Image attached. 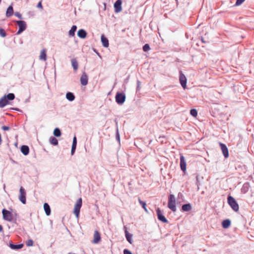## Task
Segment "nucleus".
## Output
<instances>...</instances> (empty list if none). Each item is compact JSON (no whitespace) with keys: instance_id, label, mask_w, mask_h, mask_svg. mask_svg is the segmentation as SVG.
Returning a JSON list of instances; mask_svg holds the SVG:
<instances>
[{"instance_id":"1","label":"nucleus","mask_w":254,"mask_h":254,"mask_svg":"<svg viewBox=\"0 0 254 254\" xmlns=\"http://www.w3.org/2000/svg\"><path fill=\"white\" fill-rule=\"evenodd\" d=\"M168 207L174 212L176 211V200L174 195L172 194H171L169 195Z\"/></svg>"},{"instance_id":"2","label":"nucleus","mask_w":254,"mask_h":254,"mask_svg":"<svg viewBox=\"0 0 254 254\" xmlns=\"http://www.w3.org/2000/svg\"><path fill=\"white\" fill-rule=\"evenodd\" d=\"M228 203L230 205V206L231 207L233 210H234L236 212L239 210V205L233 196H229L228 197Z\"/></svg>"},{"instance_id":"3","label":"nucleus","mask_w":254,"mask_h":254,"mask_svg":"<svg viewBox=\"0 0 254 254\" xmlns=\"http://www.w3.org/2000/svg\"><path fill=\"white\" fill-rule=\"evenodd\" d=\"M3 219L4 220L11 222L13 220V217L12 212L5 209H3L2 210Z\"/></svg>"},{"instance_id":"4","label":"nucleus","mask_w":254,"mask_h":254,"mask_svg":"<svg viewBox=\"0 0 254 254\" xmlns=\"http://www.w3.org/2000/svg\"><path fill=\"white\" fill-rule=\"evenodd\" d=\"M82 200L81 198H79L76 201L74 208V213L76 218L79 217L81 207L82 206Z\"/></svg>"},{"instance_id":"5","label":"nucleus","mask_w":254,"mask_h":254,"mask_svg":"<svg viewBox=\"0 0 254 254\" xmlns=\"http://www.w3.org/2000/svg\"><path fill=\"white\" fill-rule=\"evenodd\" d=\"M26 192L25 189L21 187L19 190V194L18 196L19 200L23 203L26 204Z\"/></svg>"},{"instance_id":"6","label":"nucleus","mask_w":254,"mask_h":254,"mask_svg":"<svg viewBox=\"0 0 254 254\" xmlns=\"http://www.w3.org/2000/svg\"><path fill=\"white\" fill-rule=\"evenodd\" d=\"M16 23H17L19 27L18 30L17 32V34L18 35L26 29L27 25L26 22L22 20L16 21Z\"/></svg>"},{"instance_id":"7","label":"nucleus","mask_w":254,"mask_h":254,"mask_svg":"<svg viewBox=\"0 0 254 254\" xmlns=\"http://www.w3.org/2000/svg\"><path fill=\"white\" fill-rule=\"evenodd\" d=\"M126 100V96L124 93L118 92L116 95V101L119 104H122Z\"/></svg>"},{"instance_id":"8","label":"nucleus","mask_w":254,"mask_h":254,"mask_svg":"<svg viewBox=\"0 0 254 254\" xmlns=\"http://www.w3.org/2000/svg\"><path fill=\"white\" fill-rule=\"evenodd\" d=\"M179 80L182 86L185 89L187 86V78L181 71L180 72Z\"/></svg>"},{"instance_id":"9","label":"nucleus","mask_w":254,"mask_h":254,"mask_svg":"<svg viewBox=\"0 0 254 254\" xmlns=\"http://www.w3.org/2000/svg\"><path fill=\"white\" fill-rule=\"evenodd\" d=\"M101 235L98 231L95 230L94 232L93 239L92 243L93 244H98L101 241Z\"/></svg>"},{"instance_id":"10","label":"nucleus","mask_w":254,"mask_h":254,"mask_svg":"<svg viewBox=\"0 0 254 254\" xmlns=\"http://www.w3.org/2000/svg\"><path fill=\"white\" fill-rule=\"evenodd\" d=\"M114 11L116 13H119L122 10V0H117L114 5Z\"/></svg>"},{"instance_id":"11","label":"nucleus","mask_w":254,"mask_h":254,"mask_svg":"<svg viewBox=\"0 0 254 254\" xmlns=\"http://www.w3.org/2000/svg\"><path fill=\"white\" fill-rule=\"evenodd\" d=\"M219 145L225 158H228L229 157V152L226 145L221 142L219 143Z\"/></svg>"},{"instance_id":"12","label":"nucleus","mask_w":254,"mask_h":254,"mask_svg":"<svg viewBox=\"0 0 254 254\" xmlns=\"http://www.w3.org/2000/svg\"><path fill=\"white\" fill-rule=\"evenodd\" d=\"M156 212H157V216H158V219L164 222V223H168V220L167 219L165 218V217L163 215L161 211L160 210V209L158 208L156 210Z\"/></svg>"},{"instance_id":"13","label":"nucleus","mask_w":254,"mask_h":254,"mask_svg":"<svg viewBox=\"0 0 254 254\" xmlns=\"http://www.w3.org/2000/svg\"><path fill=\"white\" fill-rule=\"evenodd\" d=\"M187 163L184 156L183 155L180 156V167L181 170L185 172L186 171Z\"/></svg>"},{"instance_id":"14","label":"nucleus","mask_w":254,"mask_h":254,"mask_svg":"<svg viewBox=\"0 0 254 254\" xmlns=\"http://www.w3.org/2000/svg\"><path fill=\"white\" fill-rule=\"evenodd\" d=\"M88 76L85 72H83L80 77L81 84L83 86H85L88 84Z\"/></svg>"},{"instance_id":"15","label":"nucleus","mask_w":254,"mask_h":254,"mask_svg":"<svg viewBox=\"0 0 254 254\" xmlns=\"http://www.w3.org/2000/svg\"><path fill=\"white\" fill-rule=\"evenodd\" d=\"M8 101L6 99V96H4L0 99V108H3L7 104H8Z\"/></svg>"},{"instance_id":"16","label":"nucleus","mask_w":254,"mask_h":254,"mask_svg":"<svg viewBox=\"0 0 254 254\" xmlns=\"http://www.w3.org/2000/svg\"><path fill=\"white\" fill-rule=\"evenodd\" d=\"M250 188V186L249 183H245L241 188V192L243 193H247Z\"/></svg>"},{"instance_id":"17","label":"nucleus","mask_w":254,"mask_h":254,"mask_svg":"<svg viewBox=\"0 0 254 254\" xmlns=\"http://www.w3.org/2000/svg\"><path fill=\"white\" fill-rule=\"evenodd\" d=\"M39 59L42 61H46L47 60V54H46V50L43 49L40 53V55L39 56Z\"/></svg>"},{"instance_id":"18","label":"nucleus","mask_w":254,"mask_h":254,"mask_svg":"<svg viewBox=\"0 0 254 254\" xmlns=\"http://www.w3.org/2000/svg\"><path fill=\"white\" fill-rule=\"evenodd\" d=\"M76 143H77L76 137L75 136H74L73 138L72 145L71 150V155H73L75 152V151L76 149Z\"/></svg>"},{"instance_id":"19","label":"nucleus","mask_w":254,"mask_h":254,"mask_svg":"<svg viewBox=\"0 0 254 254\" xmlns=\"http://www.w3.org/2000/svg\"><path fill=\"white\" fill-rule=\"evenodd\" d=\"M77 35L79 37L83 39L86 37L87 33L84 30L80 29L77 32Z\"/></svg>"},{"instance_id":"20","label":"nucleus","mask_w":254,"mask_h":254,"mask_svg":"<svg viewBox=\"0 0 254 254\" xmlns=\"http://www.w3.org/2000/svg\"><path fill=\"white\" fill-rule=\"evenodd\" d=\"M21 151L24 155H28L29 152V147L27 145H22L21 147Z\"/></svg>"},{"instance_id":"21","label":"nucleus","mask_w":254,"mask_h":254,"mask_svg":"<svg viewBox=\"0 0 254 254\" xmlns=\"http://www.w3.org/2000/svg\"><path fill=\"white\" fill-rule=\"evenodd\" d=\"M101 41L104 47L106 48L109 47V41L104 35L101 36Z\"/></svg>"},{"instance_id":"22","label":"nucleus","mask_w":254,"mask_h":254,"mask_svg":"<svg viewBox=\"0 0 254 254\" xmlns=\"http://www.w3.org/2000/svg\"><path fill=\"white\" fill-rule=\"evenodd\" d=\"M222 225L223 228H228L231 225V221L229 219L224 220L222 223Z\"/></svg>"},{"instance_id":"23","label":"nucleus","mask_w":254,"mask_h":254,"mask_svg":"<svg viewBox=\"0 0 254 254\" xmlns=\"http://www.w3.org/2000/svg\"><path fill=\"white\" fill-rule=\"evenodd\" d=\"M71 65L74 70L76 71L78 68V64L77 60L75 59H72L71 61Z\"/></svg>"},{"instance_id":"24","label":"nucleus","mask_w":254,"mask_h":254,"mask_svg":"<svg viewBox=\"0 0 254 254\" xmlns=\"http://www.w3.org/2000/svg\"><path fill=\"white\" fill-rule=\"evenodd\" d=\"M44 208L45 211V213L47 215L49 216L51 214V209L50 206L47 203H45L44 204Z\"/></svg>"},{"instance_id":"25","label":"nucleus","mask_w":254,"mask_h":254,"mask_svg":"<svg viewBox=\"0 0 254 254\" xmlns=\"http://www.w3.org/2000/svg\"><path fill=\"white\" fill-rule=\"evenodd\" d=\"M13 14V9L11 5H10L7 9L6 12V16L7 17H10Z\"/></svg>"},{"instance_id":"26","label":"nucleus","mask_w":254,"mask_h":254,"mask_svg":"<svg viewBox=\"0 0 254 254\" xmlns=\"http://www.w3.org/2000/svg\"><path fill=\"white\" fill-rule=\"evenodd\" d=\"M182 209L184 211H188L191 209V205L190 203L183 205Z\"/></svg>"},{"instance_id":"27","label":"nucleus","mask_w":254,"mask_h":254,"mask_svg":"<svg viewBox=\"0 0 254 254\" xmlns=\"http://www.w3.org/2000/svg\"><path fill=\"white\" fill-rule=\"evenodd\" d=\"M66 98L68 100L72 101L74 100L75 96L72 93L67 92L66 94Z\"/></svg>"},{"instance_id":"28","label":"nucleus","mask_w":254,"mask_h":254,"mask_svg":"<svg viewBox=\"0 0 254 254\" xmlns=\"http://www.w3.org/2000/svg\"><path fill=\"white\" fill-rule=\"evenodd\" d=\"M126 237L127 241L130 243L132 244V235L129 234L127 231H125Z\"/></svg>"},{"instance_id":"29","label":"nucleus","mask_w":254,"mask_h":254,"mask_svg":"<svg viewBox=\"0 0 254 254\" xmlns=\"http://www.w3.org/2000/svg\"><path fill=\"white\" fill-rule=\"evenodd\" d=\"M76 29H77V27L75 25H73L71 28V29L69 30V35L71 36H74V34H75V31L76 30Z\"/></svg>"},{"instance_id":"30","label":"nucleus","mask_w":254,"mask_h":254,"mask_svg":"<svg viewBox=\"0 0 254 254\" xmlns=\"http://www.w3.org/2000/svg\"><path fill=\"white\" fill-rule=\"evenodd\" d=\"M10 247L11 249L13 250H17V249H21L23 247L22 244H19V245H14V244H10Z\"/></svg>"},{"instance_id":"31","label":"nucleus","mask_w":254,"mask_h":254,"mask_svg":"<svg viewBox=\"0 0 254 254\" xmlns=\"http://www.w3.org/2000/svg\"><path fill=\"white\" fill-rule=\"evenodd\" d=\"M50 142L52 144L54 145H57L58 144V139L53 136H52L50 138Z\"/></svg>"},{"instance_id":"32","label":"nucleus","mask_w":254,"mask_h":254,"mask_svg":"<svg viewBox=\"0 0 254 254\" xmlns=\"http://www.w3.org/2000/svg\"><path fill=\"white\" fill-rule=\"evenodd\" d=\"M53 133L57 137H59L61 135V132L59 128H56L54 130Z\"/></svg>"},{"instance_id":"33","label":"nucleus","mask_w":254,"mask_h":254,"mask_svg":"<svg viewBox=\"0 0 254 254\" xmlns=\"http://www.w3.org/2000/svg\"><path fill=\"white\" fill-rule=\"evenodd\" d=\"M5 96L7 100H12L15 98V95L13 93H9Z\"/></svg>"},{"instance_id":"34","label":"nucleus","mask_w":254,"mask_h":254,"mask_svg":"<svg viewBox=\"0 0 254 254\" xmlns=\"http://www.w3.org/2000/svg\"><path fill=\"white\" fill-rule=\"evenodd\" d=\"M138 201L139 202V203L142 205V207H143V208L144 209V210L146 211V212H147V209L146 207V203L144 201H142L140 198H138Z\"/></svg>"},{"instance_id":"35","label":"nucleus","mask_w":254,"mask_h":254,"mask_svg":"<svg viewBox=\"0 0 254 254\" xmlns=\"http://www.w3.org/2000/svg\"><path fill=\"white\" fill-rule=\"evenodd\" d=\"M190 114L193 117H196L197 116V111L194 109H191L190 111Z\"/></svg>"},{"instance_id":"36","label":"nucleus","mask_w":254,"mask_h":254,"mask_svg":"<svg viewBox=\"0 0 254 254\" xmlns=\"http://www.w3.org/2000/svg\"><path fill=\"white\" fill-rule=\"evenodd\" d=\"M150 49L149 45L148 44H146L143 46V50L144 52H147L150 50Z\"/></svg>"},{"instance_id":"37","label":"nucleus","mask_w":254,"mask_h":254,"mask_svg":"<svg viewBox=\"0 0 254 254\" xmlns=\"http://www.w3.org/2000/svg\"><path fill=\"white\" fill-rule=\"evenodd\" d=\"M6 35V33L3 29L0 28V36L2 37H5Z\"/></svg>"},{"instance_id":"38","label":"nucleus","mask_w":254,"mask_h":254,"mask_svg":"<svg viewBox=\"0 0 254 254\" xmlns=\"http://www.w3.org/2000/svg\"><path fill=\"white\" fill-rule=\"evenodd\" d=\"M26 245L28 247L32 246L33 245V241L32 240H28L26 242Z\"/></svg>"},{"instance_id":"39","label":"nucleus","mask_w":254,"mask_h":254,"mask_svg":"<svg viewBox=\"0 0 254 254\" xmlns=\"http://www.w3.org/2000/svg\"><path fill=\"white\" fill-rule=\"evenodd\" d=\"M244 1H245V0H237V1L236 2V5H239L241 4Z\"/></svg>"},{"instance_id":"40","label":"nucleus","mask_w":254,"mask_h":254,"mask_svg":"<svg viewBox=\"0 0 254 254\" xmlns=\"http://www.w3.org/2000/svg\"><path fill=\"white\" fill-rule=\"evenodd\" d=\"M15 15L16 16H17V17H18L20 19H21L22 18V16H21V14L19 13V12H16L15 13Z\"/></svg>"},{"instance_id":"41","label":"nucleus","mask_w":254,"mask_h":254,"mask_svg":"<svg viewBox=\"0 0 254 254\" xmlns=\"http://www.w3.org/2000/svg\"><path fill=\"white\" fill-rule=\"evenodd\" d=\"M124 254H132V253H131L130 251H129V250H127V249H125L124 250Z\"/></svg>"},{"instance_id":"42","label":"nucleus","mask_w":254,"mask_h":254,"mask_svg":"<svg viewBox=\"0 0 254 254\" xmlns=\"http://www.w3.org/2000/svg\"><path fill=\"white\" fill-rule=\"evenodd\" d=\"M37 7L38 8H41V9H43V6H42V1H40L37 4Z\"/></svg>"},{"instance_id":"43","label":"nucleus","mask_w":254,"mask_h":254,"mask_svg":"<svg viewBox=\"0 0 254 254\" xmlns=\"http://www.w3.org/2000/svg\"><path fill=\"white\" fill-rule=\"evenodd\" d=\"M1 128L2 130L5 131V130H8L9 129V127L7 126H2L1 127Z\"/></svg>"},{"instance_id":"44","label":"nucleus","mask_w":254,"mask_h":254,"mask_svg":"<svg viewBox=\"0 0 254 254\" xmlns=\"http://www.w3.org/2000/svg\"><path fill=\"white\" fill-rule=\"evenodd\" d=\"M3 231V228H2V226L0 225V232H1Z\"/></svg>"}]
</instances>
